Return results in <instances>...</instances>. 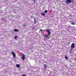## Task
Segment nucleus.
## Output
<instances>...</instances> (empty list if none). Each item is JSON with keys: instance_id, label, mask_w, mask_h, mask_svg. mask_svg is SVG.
<instances>
[{"instance_id": "nucleus-15", "label": "nucleus", "mask_w": 76, "mask_h": 76, "mask_svg": "<svg viewBox=\"0 0 76 76\" xmlns=\"http://www.w3.org/2000/svg\"><path fill=\"white\" fill-rule=\"evenodd\" d=\"M48 12V10H45V13H47Z\"/></svg>"}, {"instance_id": "nucleus-10", "label": "nucleus", "mask_w": 76, "mask_h": 76, "mask_svg": "<svg viewBox=\"0 0 76 76\" xmlns=\"http://www.w3.org/2000/svg\"><path fill=\"white\" fill-rule=\"evenodd\" d=\"M14 31H15V32H18V30L15 29L14 30Z\"/></svg>"}, {"instance_id": "nucleus-1", "label": "nucleus", "mask_w": 76, "mask_h": 76, "mask_svg": "<svg viewBox=\"0 0 76 76\" xmlns=\"http://www.w3.org/2000/svg\"><path fill=\"white\" fill-rule=\"evenodd\" d=\"M21 56H22V57L21 58V59L23 60H25V56L24 55V54H23L22 53H21Z\"/></svg>"}, {"instance_id": "nucleus-13", "label": "nucleus", "mask_w": 76, "mask_h": 76, "mask_svg": "<svg viewBox=\"0 0 76 76\" xmlns=\"http://www.w3.org/2000/svg\"><path fill=\"white\" fill-rule=\"evenodd\" d=\"M14 38L15 39H17V36H15V37H14Z\"/></svg>"}, {"instance_id": "nucleus-12", "label": "nucleus", "mask_w": 76, "mask_h": 76, "mask_svg": "<svg viewBox=\"0 0 76 76\" xmlns=\"http://www.w3.org/2000/svg\"><path fill=\"white\" fill-rule=\"evenodd\" d=\"M46 31L47 32H50V30L49 29L47 30Z\"/></svg>"}, {"instance_id": "nucleus-4", "label": "nucleus", "mask_w": 76, "mask_h": 76, "mask_svg": "<svg viewBox=\"0 0 76 76\" xmlns=\"http://www.w3.org/2000/svg\"><path fill=\"white\" fill-rule=\"evenodd\" d=\"M71 2V0H66V3H70Z\"/></svg>"}, {"instance_id": "nucleus-8", "label": "nucleus", "mask_w": 76, "mask_h": 76, "mask_svg": "<svg viewBox=\"0 0 76 76\" xmlns=\"http://www.w3.org/2000/svg\"><path fill=\"white\" fill-rule=\"evenodd\" d=\"M41 15L42 16H45V14L44 13H42Z\"/></svg>"}, {"instance_id": "nucleus-2", "label": "nucleus", "mask_w": 76, "mask_h": 76, "mask_svg": "<svg viewBox=\"0 0 76 76\" xmlns=\"http://www.w3.org/2000/svg\"><path fill=\"white\" fill-rule=\"evenodd\" d=\"M12 54L13 56V58L15 59L16 58V54L13 52L12 53Z\"/></svg>"}, {"instance_id": "nucleus-5", "label": "nucleus", "mask_w": 76, "mask_h": 76, "mask_svg": "<svg viewBox=\"0 0 76 76\" xmlns=\"http://www.w3.org/2000/svg\"><path fill=\"white\" fill-rule=\"evenodd\" d=\"M34 23H37V21H36V20L35 19V18H34Z\"/></svg>"}, {"instance_id": "nucleus-16", "label": "nucleus", "mask_w": 76, "mask_h": 76, "mask_svg": "<svg viewBox=\"0 0 76 76\" xmlns=\"http://www.w3.org/2000/svg\"><path fill=\"white\" fill-rule=\"evenodd\" d=\"M51 34V32H48V34L49 35Z\"/></svg>"}, {"instance_id": "nucleus-21", "label": "nucleus", "mask_w": 76, "mask_h": 76, "mask_svg": "<svg viewBox=\"0 0 76 76\" xmlns=\"http://www.w3.org/2000/svg\"><path fill=\"white\" fill-rule=\"evenodd\" d=\"M25 25H23V26H25Z\"/></svg>"}, {"instance_id": "nucleus-18", "label": "nucleus", "mask_w": 76, "mask_h": 76, "mask_svg": "<svg viewBox=\"0 0 76 76\" xmlns=\"http://www.w3.org/2000/svg\"><path fill=\"white\" fill-rule=\"evenodd\" d=\"M22 76H26V75H23Z\"/></svg>"}, {"instance_id": "nucleus-9", "label": "nucleus", "mask_w": 76, "mask_h": 76, "mask_svg": "<svg viewBox=\"0 0 76 76\" xmlns=\"http://www.w3.org/2000/svg\"><path fill=\"white\" fill-rule=\"evenodd\" d=\"M71 23L72 25H75V22H72Z\"/></svg>"}, {"instance_id": "nucleus-3", "label": "nucleus", "mask_w": 76, "mask_h": 76, "mask_svg": "<svg viewBox=\"0 0 76 76\" xmlns=\"http://www.w3.org/2000/svg\"><path fill=\"white\" fill-rule=\"evenodd\" d=\"M75 43H73L71 45V46L70 47L71 48H75Z\"/></svg>"}, {"instance_id": "nucleus-7", "label": "nucleus", "mask_w": 76, "mask_h": 76, "mask_svg": "<svg viewBox=\"0 0 76 76\" xmlns=\"http://www.w3.org/2000/svg\"><path fill=\"white\" fill-rule=\"evenodd\" d=\"M48 35L47 34L45 35V37L46 38H48Z\"/></svg>"}, {"instance_id": "nucleus-17", "label": "nucleus", "mask_w": 76, "mask_h": 76, "mask_svg": "<svg viewBox=\"0 0 76 76\" xmlns=\"http://www.w3.org/2000/svg\"><path fill=\"white\" fill-rule=\"evenodd\" d=\"M40 31H41V32L42 31V29H41L40 30Z\"/></svg>"}, {"instance_id": "nucleus-19", "label": "nucleus", "mask_w": 76, "mask_h": 76, "mask_svg": "<svg viewBox=\"0 0 76 76\" xmlns=\"http://www.w3.org/2000/svg\"><path fill=\"white\" fill-rule=\"evenodd\" d=\"M68 44H70V42H68Z\"/></svg>"}, {"instance_id": "nucleus-6", "label": "nucleus", "mask_w": 76, "mask_h": 76, "mask_svg": "<svg viewBox=\"0 0 76 76\" xmlns=\"http://www.w3.org/2000/svg\"><path fill=\"white\" fill-rule=\"evenodd\" d=\"M20 66V65L19 64H17L16 65V67H19Z\"/></svg>"}, {"instance_id": "nucleus-11", "label": "nucleus", "mask_w": 76, "mask_h": 76, "mask_svg": "<svg viewBox=\"0 0 76 76\" xmlns=\"http://www.w3.org/2000/svg\"><path fill=\"white\" fill-rule=\"evenodd\" d=\"M43 65L45 66V68H47V66H46V65H47V64H44Z\"/></svg>"}, {"instance_id": "nucleus-20", "label": "nucleus", "mask_w": 76, "mask_h": 76, "mask_svg": "<svg viewBox=\"0 0 76 76\" xmlns=\"http://www.w3.org/2000/svg\"><path fill=\"white\" fill-rule=\"evenodd\" d=\"M33 1L35 2V0H33Z\"/></svg>"}, {"instance_id": "nucleus-14", "label": "nucleus", "mask_w": 76, "mask_h": 76, "mask_svg": "<svg viewBox=\"0 0 76 76\" xmlns=\"http://www.w3.org/2000/svg\"><path fill=\"white\" fill-rule=\"evenodd\" d=\"M65 58H66V59L67 60L68 59V58L67 57L65 56Z\"/></svg>"}]
</instances>
